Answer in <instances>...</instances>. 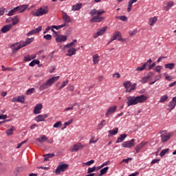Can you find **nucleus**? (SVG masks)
Instances as JSON below:
<instances>
[{"label": "nucleus", "mask_w": 176, "mask_h": 176, "mask_svg": "<svg viewBox=\"0 0 176 176\" xmlns=\"http://www.w3.org/2000/svg\"><path fill=\"white\" fill-rule=\"evenodd\" d=\"M15 13H17V10H16V8H14L8 13V16H13Z\"/></svg>", "instance_id": "obj_43"}, {"label": "nucleus", "mask_w": 176, "mask_h": 176, "mask_svg": "<svg viewBox=\"0 0 176 176\" xmlns=\"http://www.w3.org/2000/svg\"><path fill=\"white\" fill-rule=\"evenodd\" d=\"M127 137L126 134H121L119 138H118L116 144H119V142H123L124 140H126Z\"/></svg>", "instance_id": "obj_25"}, {"label": "nucleus", "mask_w": 176, "mask_h": 176, "mask_svg": "<svg viewBox=\"0 0 176 176\" xmlns=\"http://www.w3.org/2000/svg\"><path fill=\"white\" fill-rule=\"evenodd\" d=\"M162 66L158 65L155 68V71H156V72H160V71H162Z\"/></svg>", "instance_id": "obj_62"}, {"label": "nucleus", "mask_w": 176, "mask_h": 176, "mask_svg": "<svg viewBox=\"0 0 176 176\" xmlns=\"http://www.w3.org/2000/svg\"><path fill=\"white\" fill-rule=\"evenodd\" d=\"M119 131V128L116 127L112 130L109 131V137H112V135H116Z\"/></svg>", "instance_id": "obj_20"}, {"label": "nucleus", "mask_w": 176, "mask_h": 176, "mask_svg": "<svg viewBox=\"0 0 176 176\" xmlns=\"http://www.w3.org/2000/svg\"><path fill=\"white\" fill-rule=\"evenodd\" d=\"M154 67H156V63H153L151 65H148V70L152 69V68H154Z\"/></svg>", "instance_id": "obj_60"}, {"label": "nucleus", "mask_w": 176, "mask_h": 176, "mask_svg": "<svg viewBox=\"0 0 176 176\" xmlns=\"http://www.w3.org/2000/svg\"><path fill=\"white\" fill-rule=\"evenodd\" d=\"M50 87L48 85L47 82L43 83L42 85L39 87V90H46V89H49Z\"/></svg>", "instance_id": "obj_34"}, {"label": "nucleus", "mask_w": 176, "mask_h": 176, "mask_svg": "<svg viewBox=\"0 0 176 176\" xmlns=\"http://www.w3.org/2000/svg\"><path fill=\"white\" fill-rule=\"evenodd\" d=\"M107 124V121L105 120H102L101 122L98 125L97 130H101L104 126Z\"/></svg>", "instance_id": "obj_31"}, {"label": "nucleus", "mask_w": 176, "mask_h": 176, "mask_svg": "<svg viewBox=\"0 0 176 176\" xmlns=\"http://www.w3.org/2000/svg\"><path fill=\"white\" fill-rule=\"evenodd\" d=\"M34 31L35 34H39L42 31V26H38V28L34 29Z\"/></svg>", "instance_id": "obj_51"}, {"label": "nucleus", "mask_w": 176, "mask_h": 176, "mask_svg": "<svg viewBox=\"0 0 176 176\" xmlns=\"http://www.w3.org/2000/svg\"><path fill=\"white\" fill-rule=\"evenodd\" d=\"M44 39L46 41H52V35L51 34H46L43 36Z\"/></svg>", "instance_id": "obj_53"}, {"label": "nucleus", "mask_w": 176, "mask_h": 176, "mask_svg": "<svg viewBox=\"0 0 176 176\" xmlns=\"http://www.w3.org/2000/svg\"><path fill=\"white\" fill-rule=\"evenodd\" d=\"M6 11V9L5 8H0V17L1 16H3L5 14Z\"/></svg>", "instance_id": "obj_58"}, {"label": "nucleus", "mask_w": 176, "mask_h": 176, "mask_svg": "<svg viewBox=\"0 0 176 176\" xmlns=\"http://www.w3.org/2000/svg\"><path fill=\"white\" fill-rule=\"evenodd\" d=\"M116 109H118V107H116V105L109 107L105 113L106 118H109L111 115H113V113L116 112Z\"/></svg>", "instance_id": "obj_7"}, {"label": "nucleus", "mask_w": 176, "mask_h": 176, "mask_svg": "<svg viewBox=\"0 0 176 176\" xmlns=\"http://www.w3.org/2000/svg\"><path fill=\"white\" fill-rule=\"evenodd\" d=\"M82 8V3H76V5L72 6V10H74V12H76V10H80V9Z\"/></svg>", "instance_id": "obj_28"}, {"label": "nucleus", "mask_w": 176, "mask_h": 176, "mask_svg": "<svg viewBox=\"0 0 176 176\" xmlns=\"http://www.w3.org/2000/svg\"><path fill=\"white\" fill-rule=\"evenodd\" d=\"M94 163V160H91L90 161H88L85 163L86 166H91Z\"/></svg>", "instance_id": "obj_61"}, {"label": "nucleus", "mask_w": 176, "mask_h": 176, "mask_svg": "<svg viewBox=\"0 0 176 176\" xmlns=\"http://www.w3.org/2000/svg\"><path fill=\"white\" fill-rule=\"evenodd\" d=\"M93 63L94 64H98L100 63V56H98V54L94 55Z\"/></svg>", "instance_id": "obj_32"}, {"label": "nucleus", "mask_w": 176, "mask_h": 176, "mask_svg": "<svg viewBox=\"0 0 176 176\" xmlns=\"http://www.w3.org/2000/svg\"><path fill=\"white\" fill-rule=\"evenodd\" d=\"M116 19H118V20H121V21H127V16H126L124 15L116 16Z\"/></svg>", "instance_id": "obj_42"}, {"label": "nucleus", "mask_w": 176, "mask_h": 176, "mask_svg": "<svg viewBox=\"0 0 176 176\" xmlns=\"http://www.w3.org/2000/svg\"><path fill=\"white\" fill-rule=\"evenodd\" d=\"M96 168H97V167H96V166H94L92 168H88V170H87L88 174H90L91 173H94V171H96Z\"/></svg>", "instance_id": "obj_50"}, {"label": "nucleus", "mask_w": 176, "mask_h": 176, "mask_svg": "<svg viewBox=\"0 0 176 176\" xmlns=\"http://www.w3.org/2000/svg\"><path fill=\"white\" fill-rule=\"evenodd\" d=\"M133 158H126V159H123L122 160V162H120V164H122V163H129V162H130V160H131Z\"/></svg>", "instance_id": "obj_59"}, {"label": "nucleus", "mask_w": 176, "mask_h": 176, "mask_svg": "<svg viewBox=\"0 0 176 176\" xmlns=\"http://www.w3.org/2000/svg\"><path fill=\"white\" fill-rule=\"evenodd\" d=\"M42 108H43L42 103L37 104L34 109V115H39V113H41V111H42Z\"/></svg>", "instance_id": "obj_12"}, {"label": "nucleus", "mask_w": 176, "mask_h": 176, "mask_svg": "<svg viewBox=\"0 0 176 176\" xmlns=\"http://www.w3.org/2000/svg\"><path fill=\"white\" fill-rule=\"evenodd\" d=\"M2 68V71H14V69H13V67H5L4 65L1 66Z\"/></svg>", "instance_id": "obj_47"}, {"label": "nucleus", "mask_w": 176, "mask_h": 176, "mask_svg": "<svg viewBox=\"0 0 176 176\" xmlns=\"http://www.w3.org/2000/svg\"><path fill=\"white\" fill-rule=\"evenodd\" d=\"M89 14L91 15V16H94V15H96V14H97V10L96 9H93V10H91V11H90V12H89Z\"/></svg>", "instance_id": "obj_56"}, {"label": "nucleus", "mask_w": 176, "mask_h": 176, "mask_svg": "<svg viewBox=\"0 0 176 176\" xmlns=\"http://www.w3.org/2000/svg\"><path fill=\"white\" fill-rule=\"evenodd\" d=\"M175 64L174 63H168L165 65V68L166 69H174Z\"/></svg>", "instance_id": "obj_37"}, {"label": "nucleus", "mask_w": 176, "mask_h": 176, "mask_svg": "<svg viewBox=\"0 0 176 176\" xmlns=\"http://www.w3.org/2000/svg\"><path fill=\"white\" fill-rule=\"evenodd\" d=\"M23 60H24V61L28 62V61H31V60H32V59L31 58V56L28 55V56H24Z\"/></svg>", "instance_id": "obj_57"}, {"label": "nucleus", "mask_w": 176, "mask_h": 176, "mask_svg": "<svg viewBox=\"0 0 176 176\" xmlns=\"http://www.w3.org/2000/svg\"><path fill=\"white\" fill-rule=\"evenodd\" d=\"M28 8V5H21L15 7V9L16 10V13H23L26 9Z\"/></svg>", "instance_id": "obj_13"}, {"label": "nucleus", "mask_w": 176, "mask_h": 176, "mask_svg": "<svg viewBox=\"0 0 176 176\" xmlns=\"http://www.w3.org/2000/svg\"><path fill=\"white\" fill-rule=\"evenodd\" d=\"M13 131H14V126H11L10 129L6 131L7 135H12L13 134Z\"/></svg>", "instance_id": "obj_39"}, {"label": "nucleus", "mask_w": 176, "mask_h": 176, "mask_svg": "<svg viewBox=\"0 0 176 176\" xmlns=\"http://www.w3.org/2000/svg\"><path fill=\"white\" fill-rule=\"evenodd\" d=\"M18 102H21V104H24L25 102V96L23 95L18 96Z\"/></svg>", "instance_id": "obj_33"}, {"label": "nucleus", "mask_w": 176, "mask_h": 176, "mask_svg": "<svg viewBox=\"0 0 176 176\" xmlns=\"http://www.w3.org/2000/svg\"><path fill=\"white\" fill-rule=\"evenodd\" d=\"M168 111H173V109H174L176 107V103H175V102H173V100H171L169 104H168Z\"/></svg>", "instance_id": "obj_30"}, {"label": "nucleus", "mask_w": 176, "mask_h": 176, "mask_svg": "<svg viewBox=\"0 0 176 176\" xmlns=\"http://www.w3.org/2000/svg\"><path fill=\"white\" fill-rule=\"evenodd\" d=\"M146 67H148V63H145L141 67H137L136 71H144V69L146 68Z\"/></svg>", "instance_id": "obj_38"}, {"label": "nucleus", "mask_w": 176, "mask_h": 176, "mask_svg": "<svg viewBox=\"0 0 176 176\" xmlns=\"http://www.w3.org/2000/svg\"><path fill=\"white\" fill-rule=\"evenodd\" d=\"M108 27L105 26L99 29L97 33L94 36V38H98V36H101V35H104L105 34V31H107Z\"/></svg>", "instance_id": "obj_11"}, {"label": "nucleus", "mask_w": 176, "mask_h": 176, "mask_svg": "<svg viewBox=\"0 0 176 176\" xmlns=\"http://www.w3.org/2000/svg\"><path fill=\"white\" fill-rule=\"evenodd\" d=\"M67 85H68V80L63 81V84L59 87V90H61V89H64V87H65Z\"/></svg>", "instance_id": "obj_45"}, {"label": "nucleus", "mask_w": 176, "mask_h": 176, "mask_svg": "<svg viewBox=\"0 0 176 176\" xmlns=\"http://www.w3.org/2000/svg\"><path fill=\"white\" fill-rule=\"evenodd\" d=\"M72 122H74V119H69L68 121L65 122L64 123V129H65V127H67V126H69V124H71V123H72Z\"/></svg>", "instance_id": "obj_49"}, {"label": "nucleus", "mask_w": 176, "mask_h": 176, "mask_svg": "<svg viewBox=\"0 0 176 176\" xmlns=\"http://www.w3.org/2000/svg\"><path fill=\"white\" fill-rule=\"evenodd\" d=\"M58 79H60V76L52 77L51 78L48 79L46 82L47 85L50 87V86H52V85H53L54 82H57Z\"/></svg>", "instance_id": "obj_14"}, {"label": "nucleus", "mask_w": 176, "mask_h": 176, "mask_svg": "<svg viewBox=\"0 0 176 176\" xmlns=\"http://www.w3.org/2000/svg\"><path fill=\"white\" fill-rule=\"evenodd\" d=\"M76 49L69 48L67 50V54H66V56H67L68 57H72V56H74V54H76Z\"/></svg>", "instance_id": "obj_19"}, {"label": "nucleus", "mask_w": 176, "mask_h": 176, "mask_svg": "<svg viewBox=\"0 0 176 176\" xmlns=\"http://www.w3.org/2000/svg\"><path fill=\"white\" fill-rule=\"evenodd\" d=\"M119 36H121V33L119 31H116L113 34V36L111 38V41H116Z\"/></svg>", "instance_id": "obj_22"}, {"label": "nucleus", "mask_w": 176, "mask_h": 176, "mask_svg": "<svg viewBox=\"0 0 176 176\" xmlns=\"http://www.w3.org/2000/svg\"><path fill=\"white\" fill-rule=\"evenodd\" d=\"M168 100V95H163L160 97L159 102H164V101H167Z\"/></svg>", "instance_id": "obj_36"}, {"label": "nucleus", "mask_w": 176, "mask_h": 176, "mask_svg": "<svg viewBox=\"0 0 176 176\" xmlns=\"http://www.w3.org/2000/svg\"><path fill=\"white\" fill-rule=\"evenodd\" d=\"M167 152H168V148L162 150L160 153V156H161V157H163V156H164L166 153H167Z\"/></svg>", "instance_id": "obj_48"}, {"label": "nucleus", "mask_w": 176, "mask_h": 176, "mask_svg": "<svg viewBox=\"0 0 176 176\" xmlns=\"http://www.w3.org/2000/svg\"><path fill=\"white\" fill-rule=\"evenodd\" d=\"M157 21V16L151 17L148 20L149 25H153Z\"/></svg>", "instance_id": "obj_27"}, {"label": "nucleus", "mask_w": 176, "mask_h": 176, "mask_svg": "<svg viewBox=\"0 0 176 176\" xmlns=\"http://www.w3.org/2000/svg\"><path fill=\"white\" fill-rule=\"evenodd\" d=\"M150 76H146L142 78V83H146L148 82V80L149 79Z\"/></svg>", "instance_id": "obj_52"}, {"label": "nucleus", "mask_w": 176, "mask_h": 176, "mask_svg": "<svg viewBox=\"0 0 176 176\" xmlns=\"http://www.w3.org/2000/svg\"><path fill=\"white\" fill-rule=\"evenodd\" d=\"M104 13H105V11L104 10H97V16H101V14H104Z\"/></svg>", "instance_id": "obj_55"}, {"label": "nucleus", "mask_w": 176, "mask_h": 176, "mask_svg": "<svg viewBox=\"0 0 176 176\" xmlns=\"http://www.w3.org/2000/svg\"><path fill=\"white\" fill-rule=\"evenodd\" d=\"M122 148H133L134 146V139H131V140L124 142L122 144Z\"/></svg>", "instance_id": "obj_9"}, {"label": "nucleus", "mask_w": 176, "mask_h": 176, "mask_svg": "<svg viewBox=\"0 0 176 176\" xmlns=\"http://www.w3.org/2000/svg\"><path fill=\"white\" fill-rule=\"evenodd\" d=\"M144 145H146V142H143L138 144L135 147V151H136V153H138V152H140V149H141Z\"/></svg>", "instance_id": "obj_26"}, {"label": "nucleus", "mask_w": 176, "mask_h": 176, "mask_svg": "<svg viewBox=\"0 0 176 176\" xmlns=\"http://www.w3.org/2000/svg\"><path fill=\"white\" fill-rule=\"evenodd\" d=\"M10 30H12V25L11 24H8V25H4L1 29V32H2V34H6V32H8V31H10Z\"/></svg>", "instance_id": "obj_15"}, {"label": "nucleus", "mask_w": 176, "mask_h": 176, "mask_svg": "<svg viewBox=\"0 0 176 176\" xmlns=\"http://www.w3.org/2000/svg\"><path fill=\"white\" fill-rule=\"evenodd\" d=\"M56 155L54 153H48V154H45L43 155L44 157V162H49V159H51V157H54Z\"/></svg>", "instance_id": "obj_21"}, {"label": "nucleus", "mask_w": 176, "mask_h": 176, "mask_svg": "<svg viewBox=\"0 0 176 176\" xmlns=\"http://www.w3.org/2000/svg\"><path fill=\"white\" fill-rule=\"evenodd\" d=\"M126 100L127 107H131V105H137V104L144 102L148 100V98L145 95H140L138 96H128Z\"/></svg>", "instance_id": "obj_1"}, {"label": "nucleus", "mask_w": 176, "mask_h": 176, "mask_svg": "<svg viewBox=\"0 0 176 176\" xmlns=\"http://www.w3.org/2000/svg\"><path fill=\"white\" fill-rule=\"evenodd\" d=\"M61 126H63V123H61L60 121H58L57 122H56L54 125L53 127L54 129H60V127H61Z\"/></svg>", "instance_id": "obj_41"}, {"label": "nucleus", "mask_w": 176, "mask_h": 176, "mask_svg": "<svg viewBox=\"0 0 176 176\" xmlns=\"http://www.w3.org/2000/svg\"><path fill=\"white\" fill-rule=\"evenodd\" d=\"M74 86H72V85H69L68 87H67V90H69V91H74Z\"/></svg>", "instance_id": "obj_63"}, {"label": "nucleus", "mask_w": 176, "mask_h": 176, "mask_svg": "<svg viewBox=\"0 0 176 176\" xmlns=\"http://www.w3.org/2000/svg\"><path fill=\"white\" fill-rule=\"evenodd\" d=\"M8 20L12 21H18L19 22V16H14L13 17H10L6 19V21H8Z\"/></svg>", "instance_id": "obj_44"}, {"label": "nucleus", "mask_w": 176, "mask_h": 176, "mask_svg": "<svg viewBox=\"0 0 176 176\" xmlns=\"http://www.w3.org/2000/svg\"><path fill=\"white\" fill-rule=\"evenodd\" d=\"M110 161H107L102 164L100 166H98V170H100V168H102V167H105V166H108L109 164Z\"/></svg>", "instance_id": "obj_46"}, {"label": "nucleus", "mask_w": 176, "mask_h": 176, "mask_svg": "<svg viewBox=\"0 0 176 176\" xmlns=\"http://www.w3.org/2000/svg\"><path fill=\"white\" fill-rule=\"evenodd\" d=\"M65 25H67V23H63L62 25H52V28H54V30H61V28H63V27H65Z\"/></svg>", "instance_id": "obj_35"}, {"label": "nucleus", "mask_w": 176, "mask_h": 176, "mask_svg": "<svg viewBox=\"0 0 176 176\" xmlns=\"http://www.w3.org/2000/svg\"><path fill=\"white\" fill-rule=\"evenodd\" d=\"M34 42V38H26L25 41H21L12 45V51L14 52H19L22 47H25L28 45H31Z\"/></svg>", "instance_id": "obj_2"}, {"label": "nucleus", "mask_w": 176, "mask_h": 176, "mask_svg": "<svg viewBox=\"0 0 176 176\" xmlns=\"http://www.w3.org/2000/svg\"><path fill=\"white\" fill-rule=\"evenodd\" d=\"M32 93H35V88H30V89H28L26 91V95L31 96V94H32Z\"/></svg>", "instance_id": "obj_40"}, {"label": "nucleus", "mask_w": 176, "mask_h": 176, "mask_svg": "<svg viewBox=\"0 0 176 176\" xmlns=\"http://www.w3.org/2000/svg\"><path fill=\"white\" fill-rule=\"evenodd\" d=\"M123 85L127 93H131V91H133V90H135V86H137L136 83L132 85L130 81L124 82Z\"/></svg>", "instance_id": "obj_5"}, {"label": "nucleus", "mask_w": 176, "mask_h": 176, "mask_svg": "<svg viewBox=\"0 0 176 176\" xmlns=\"http://www.w3.org/2000/svg\"><path fill=\"white\" fill-rule=\"evenodd\" d=\"M67 168H68V164H60L57 166L55 170V173L56 175L61 174V172L65 171Z\"/></svg>", "instance_id": "obj_6"}, {"label": "nucleus", "mask_w": 176, "mask_h": 176, "mask_svg": "<svg viewBox=\"0 0 176 176\" xmlns=\"http://www.w3.org/2000/svg\"><path fill=\"white\" fill-rule=\"evenodd\" d=\"M55 36V41L57 42V43H61V42H65L67 39H68V36H63L61 34H56Z\"/></svg>", "instance_id": "obj_8"}, {"label": "nucleus", "mask_w": 176, "mask_h": 176, "mask_svg": "<svg viewBox=\"0 0 176 176\" xmlns=\"http://www.w3.org/2000/svg\"><path fill=\"white\" fill-rule=\"evenodd\" d=\"M63 20L65 21V23H71L72 21L71 17H69V16L64 12H63Z\"/></svg>", "instance_id": "obj_17"}, {"label": "nucleus", "mask_w": 176, "mask_h": 176, "mask_svg": "<svg viewBox=\"0 0 176 176\" xmlns=\"http://www.w3.org/2000/svg\"><path fill=\"white\" fill-rule=\"evenodd\" d=\"M82 148H83V146L80 144V143L75 144L72 148V152H78V151H80Z\"/></svg>", "instance_id": "obj_24"}, {"label": "nucleus", "mask_w": 176, "mask_h": 176, "mask_svg": "<svg viewBox=\"0 0 176 176\" xmlns=\"http://www.w3.org/2000/svg\"><path fill=\"white\" fill-rule=\"evenodd\" d=\"M39 64H41V61H39L38 59H34L30 63L29 65L30 67H35V65H39Z\"/></svg>", "instance_id": "obj_29"}, {"label": "nucleus", "mask_w": 176, "mask_h": 176, "mask_svg": "<svg viewBox=\"0 0 176 176\" xmlns=\"http://www.w3.org/2000/svg\"><path fill=\"white\" fill-rule=\"evenodd\" d=\"M136 34H137V30H135L133 32H129L130 36H133V35H135Z\"/></svg>", "instance_id": "obj_64"}, {"label": "nucleus", "mask_w": 176, "mask_h": 176, "mask_svg": "<svg viewBox=\"0 0 176 176\" xmlns=\"http://www.w3.org/2000/svg\"><path fill=\"white\" fill-rule=\"evenodd\" d=\"M160 162V159H154L151 161V164H159V162Z\"/></svg>", "instance_id": "obj_54"}, {"label": "nucleus", "mask_w": 176, "mask_h": 176, "mask_svg": "<svg viewBox=\"0 0 176 176\" xmlns=\"http://www.w3.org/2000/svg\"><path fill=\"white\" fill-rule=\"evenodd\" d=\"M41 138H36V142H39L40 144H43V142H46L47 141V137L45 135H40Z\"/></svg>", "instance_id": "obj_18"}, {"label": "nucleus", "mask_w": 176, "mask_h": 176, "mask_svg": "<svg viewBox=\"0 0 176 176\" xmlns=\"http://www.w3.org/2000/svg\"><path fill=\"white\" fill-rule=\"evenodd\" d=\"M104 17L103 16H100L98 15L93 16L91 19L90 21L91 23H101V21H103L104 20Z\"/></svg>", "instance_id": "obj_10"}, {"label": "nucleus", "mask_w": 176, "mask_h": 176, "mask_svg": "<svg viewBox=\"0 0 176 176\" xmlns=\"http://www.w3.org/2000/svg\"><path fill=\"white\" fill-rule=\"evenodd\" d=\"M166 133H167V131L166 130L162 131L161 135H160L162 142H167V141H168V140H170V138L173 137L174 132H169L167 133V135H166Z\"/></svg>", "instance_id": "obj_4"}, {"label": "nucleus", "mask_w": 176, "mask_h": 176, "mask_svg": "<svg viewBox=\"0 0 176 176\" xmlns=\"http://www.w3.org/2000/svg\"><path fill=\"white\" fill-rule=\"evenodd\" d=\"M49 13V7L47 6H44L43 7H40L35 12H33V16L35 17H39L41 16H45V14H47Z\"/></svg>", "instance_id": "obj_3"}, {"label": "nucleus", "mask_w": 176, "mask_h": 176, "mask_svg": "<svg viewBox=\"0 0 176 176\" xmlns=\"http://www.w3.org/2000/svg\"><path fill=\"white\" fill-rule=\"evenodd\" d=\"M47 118V114L44 115H38L37 117L35 118L36 122H45V119Z\"/></svg>", "instance_id": "obj_16"}, {"label": "nucleus", "mask_w": 176, "mask_h": 176, "mask_svg": "<svg viewBox=\"0 0 176 176\" xmlns=\"http://www.w3.org/2000/svg\"><path fill=\"white\" fill-rule=\"evenodd\" d=\"M174 6V1L168 2L166 6H164V10L168 11Z\"/></svg>", "instance_id": "obj_23"}]
</instances>
